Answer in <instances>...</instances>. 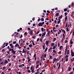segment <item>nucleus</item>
Masks as SVG:
<instances>
[{
    "label": "nucleus",
    "mask_w": 74,
    "mask_h": 74,
    "mask_svg": "<svg viewBox=\"0 0 74 74\" xmlns=\"http://www.w3.org/2000/svg\"><path fill=\"white\" fill-rule=\"evenodd\" d=\"M44 24V22H43L42 23H38V26H42V25Z\"/></svg>",
    "instance_id": "nucleus-1"
},
{
    "label": "nucleus",
    "mask_w": 74,
    "mask_h": 74,
    "mask_svg": "<svg viewBox=\"0 0 74 74\" xmlns=\"http://www.w3.org/2000/svg\"><path fill=\"white\" fill-rule=\"evenodd\" d=\"M71 56L72 57H73L74 56V53L73 51V50L71 49Z\"/></svg>",
    "instance_id": "nucleus-2"
},
{
    "label": "nucleus",
    "mask_w": 74,
    "mask_h": 74,
    "mask_svg": "<svg viewBox=\"0 0 74 74\" xmlns=\"http://www.w3.org/2000/svg\"><path fill=\"white\" fill-rule=\"evenodd\" d=\"M45 34H46V32H45H45L44 33H43V34H42V36H41V37H43V38H44V36H45ZM43 36H44V37H43Z\"/></svg>",
    "instance_id": "nucleus-3"
},
{
    "label": "nucleus",
    "mask_w": 74,
    "mask_h": 74,
    "mask_svg": "<svg viewBox=\"0 0 74 74\" xmlns=\"http://www.w3.org/2000/svg\"><path fill=\"white\" fill-rule=\"evenodd\" d=\"M11 47V48H14V45L12 43H10L9 45Z\"/></svg>",
    "instance_id": "nucleus-4"
},
{
    "label": "nucleus",
    "mask_w": 74,
    "mask_h": 74,
    "mask_svg": "<svg viewBox=\"0 0 74 74\" xmlns=\"http://www.w3.org/2000/svg\"><path fill=\"white\" fill-rule=\"evenodd\" d=\"M45 43L46 45H47V46L48 47V46H49V40L46 41L45 42Z\"/></svg>",
    "instance_id": "nucleus-5"
},
{
    "label": "nucleus",
    "mask_w": 74,
    "mask_h": 74,
    "mask_svg": "<svg viewBox=\"0 0 74 74\" xmlns=\"http://www.w3.org/2000/svg\"><path fill=\"white\" fill-rule=\"evenodd\" d=\"M4 63H5V64H7V63H8V61L5 60V61L4 62Z\"/></svg>",
    "instance_id": "nucleus-6"
},
{
    "label": "nucleus",
    "mask_w": 74,
    "mask_h": 74,
    "mask_svg": "<svg viewBox=\"0 0 74 74\" xmlns=\"http://www.w3.org/2000/svg\"><path fill=\"white\" fill-rule=\"evenodd\" d=\"M42 56L43 57V58H46V56H47V54H45V55L44 54H42Z\"/></svg>",
    "instance_id": "nucleus-7"
},
{
    "label": "nucleus",
    "mask_w": 74,
    "mask_h": 74,
    "mask_svg": "<svg viewBox=\"0 0 74 74\" xmlns=\"http://www.w3.org/2000/svg\"><path fill=\"white\" fill-rule=\"evenodd\" d=\"M43 45H42L43 48L44 50V49H45V43H44Z\"/></svg>",
    "instance_id": "nucleus-8"
},
{
    "label": "nucleus",
    "mask_w": 74,
    "mask_h": 74,
    "mask_svg": "<svg viewBox=\"0 0 74 74\" xmlns=\"http://www.w3.org/2000/svg\"><path fill=\"white\" fill-rule=\"evenodd\" d=\"M33 34V31L32 30H31L30 32V35H32Z\"/></svg>",
    "instance_id": "nucleus-9"
},
{
    "label": "nucleus",
    "mask_w": 74,
    "mask_h": 74,
    "mask_svg": "<svg viewBox=\"0 0 74 74\" xmlns=\"http://www.w3.org/2000/svg\"><path fill=\"white\" fill-rule=\"evenodd\" d=\"M9 51H10H10H14L13 49L9 48Z\"/></svg>",
    "instance_id": "nucleus-10"
},
{
    "label": "nucleus",
    "mask_w": 74,
    "mask_h": 74,
    "mask_svg": "<svg viewBox=\"0 0 74 74\" xmlns=\"http://www.w3.org/2000/svg\"><path fill=\"white\" fill-rule=\"evenodd\" d=\"M71 62H74V57L72 58V59L71 58Z\"/></svg>",
    "instance_id": "nucleus-11"
},
{
    "label": "nucleus",
    "mask_w": 74,
    "mask_h": 74,
    "mask_svg": "<svg viewBox=\"0 0 74 74\" xmlns=\"http://www.w3.org/2000/svg\"><path fill=\"white\" fill-rule=\"evenodd\" d=\"M27 59L28 60V62H29V61H30V60H31V59H30V58H29V56H28V57L27 58Z\"/></svg>",
    "instance_id": "nucleus-12"
},
{
    "label": "nucleus",
    "mask_w": 74,
    "mask_h": 74,
    "mask_svg": "<svg viewBox=\"0 0 74 74\" xmlns=\"http://www.w3.org/2000/svg\"><path fill=\"white\" fill-rule=\"evenodd\" d=\"M34 67H33V69L32 70H31V72L32 73H34Z\"/></svg>",
    "instance_id": "nucleus-13"
},
{
    "label": "nucleus",
    "mask_w": 74,
    "mask_h": 74,
    "mask_svg": "<svg viewBox=\"0 0 74 74\" xmlns=\"http://www.w3.org/2000/svg\"><path fill=\"white\" fill-rule=\"evenodd\" d=\"M16 52V51H15L13 50L12 51L11 53H12L13 54H15Z\"/></svg>",
    "instance_id": "nucleus-14"
},
{
    "label": "nucleus",
    "mask_w": 74,
    "mask_h": 74,
    "mask_svg": "<svg viewBox=\"0 0 74 74\" xmlns=\"http://www.w3.org/2000/svg\"><path fill=\"white\" fill-rule=\"evenodd\" d=\"M67 16H66L65 18V21L66 22V21H67Z\"/></svg>",
    "instance_id": "nucleus-15"
},
{
    "label": "nucleus",
    "mask_w": 74,
    "mask_h": 74,
    "mask_svg": "<svg viewBox=\"0 0 74 74\" xmlns=\"http://www.w3.org/2000/svg\"><path fill=\"white\" fill-rule=\"evenodd\" d=\"M39 63H40V61H37L36 62V64H39Z\"/></svg>",
    "instance_id": "nucleus-16"
},
{
    "label": "nucleus",
    "mask_w": 74,
    "mask_h": 74,
    "mask_svg": "<svg viewBox=\"0 0 74 74\" xmlns=\"http://www.w3.org/2000/svg\"><path fill=\"white\" fill-rule=\"evenodd\" d=\"M59 15V13L57 12L56 13V16H58V15Z\"/></svg>",
    "instance_id": "nucleus-17"
},
{
    "label": "nucleus",
    "mask_w": 74,
    "mask_h": 74,
    "mask_svg": "<svg viewBox=\"0 0 74 74\" xmlns=\"http://www.w3.org/2000/svg\"><path fill=\"white\" fill-rule=\"evenodd\" d=\"M51 33V32H50V31H48L47 32V35L48 36H49V34Z\"/></svg>",
    "instance_id": "nucleus-18"
},
{
    "label": "nucleus",
    "mask_w": 74,
    "mask_h": 74,
    "mask_svg": "<svg viewBox=\"0 0 74 74\" xmlns=\"http://www.w3.org/2000/svg\"><path fill=\"white\" fill-rule=\"evenodd\" d=\"M55 45V43H51V47H53Z\"/></svg>",
    "instance_id": "nucleus-19"
},
{
    "label": "nucleus",
    "mask_w": 74,
    "mask_h": 74,
    "mask_svg": "<svg viewBox=\"0 0 74 74\" xmlns=\"http://www.w3.org/2000/svg\"><path fill=\"white\" fill-rule=\"evenodd\" d=\"M71 67H69L68 68V70H69V71H70L71 70Z\"/></svg>",
    "instance_id": "nucleus-20"
},
{
    "label": "nucleus",
    "mask_w": 74,
    "mask_h": 74,
    "mask_svg": "<svg viewBox=\"0 0 74 74\" xmlns=\"http://www.w3.org/2000/svg\"><path fill=\"white\" fill-rule=\"evenodd\" d=\"M62 16H63V15H62L61 16L58 17V18H60V19H62Z\"/></svg>",
    "instance_id": "nucleus-21"
},
{
    "label": "nucleus",
    "mask_w": 74,
    "mask_h": 74,
    "mask_svg": "<svg viewBox=\"0 0 74 74\" xmlns=\"http://www.w3.org/2000/svg\"><path fill=\"white\" fill-rule=\"evenodd\" d=\"M63 47L62 46H60V50H61V49H62V48H63Z\"/></svg>",
    "instance_id": "nucleus-22"
},
{
    "label": "nucleus",
    "mask_w": 74,
    "mask_h": 74,
    "mask_svg": "<svg viewBox=\"0 0 74 74\" xmlns=\"http://www.w3.org/2000/svg\"><path fill=\"white\" fill-rule=\"evenodd\" d=\"M39 67V64H36V69H37Z\"/></svg>",
    "instance_id": "nucleus-23"
},
{
    "label": "nucleus",
    "mask_w": 74,
    "mask_h": 74,
    "mask_svg": "<svg viewBox=\"0 0 74 74\" xmlns=\"http://www.w3.org/2000/svg\"><path fill=\"white\" fill-rule=\"evenodd\" d=\"M41 21L42 22H43L44 21V18H42L41 19Z\"/></svg>",
    "instance_id": "nucleus-24"
},
{
    "label": "nucleus",
    "mask_w": 74,
    "mask_h": 74,
    "mask_svg": "<svg viewBox=\"0 0 74 74\" xmlns=\"http://www.w3.org/2000/svg\"><path fill=\"white\" fill-rule=\"evenodd\" d=\"M29 48H31V47H33V45H32V44H31L30 45H29Z\"/></svg>",
    "instance_id": "nucleus-25"
},
{
    "label": "nucleus",
    "mask_w": 74,
    "mask_h": 74,
    "mask_svg": "<svg viewBox=\"0 0 74 74\" xmlns=\"http://www.w3.org/2000/svg\"><path fill=\"white\" fill-rule=\"evenodd\" d=\"M47 49H48V48L46 47L45 50V52H47Z\"/></svg>",
    "instance_id": "nucleus-26"
},
{
    "label": "nucleus",
    "mask_w": 74,
    "mask_h": 74,
    "mask_svg": "<svg viewBox=\"0 0 74 74\" xmlns=\"http://www.w3.org/2000/svg\"><path fill=\"white\" fill-rule=\"evenodd\" d=\"M53 53H56V51H55V50H53Z\"/></svg>",
    "instance_id": "nucleus-27"
},
{
    "label": "nucleus",
    "mask_w": 74,
    "mask_h": 74,
    "mask_svg": "<svg viewBox=\"0 0 74 74\" xmlns=\"http://www.w3.org/2000/svg\"><path fill=\"white\" fill-rule=\"evenodd\" d=\"M69 57V55H66V56H65V58H67Z\"/></svg>",
    "instance_id": "nucleus-28"
},
{
    "label": "nucleus",
    "mask_w": 74,
    "mask_h": 74,
    "mask_svg": "<svg viewBox=\"0 0 74 74\" xmlns=\"http://www.w3.org/2000/svg\"><path fill=\"white\" fill-rule=\"evenodd\" d=\"M63 40H64V38H65V35H64V34L63 33Z\"/></svg>",
    "instance_id": "nucleus-29"
},
{
    "label": "nucleus",
    "mask_w": 74,
    "mask_h": 74,
    "mask_svg": "<svg viewBox=\"0 0 74 74\" xmlns=\"http://www.w3.org/2000/svg\"><path fill=\"white\" fill-rule=\"evenodd\" d=\"M0 64H2V65H4V62H1L0 63Z\"/></svg>",
    "instance_id": "nucleus-30"
},
{
    "label": "nucleus",
    "mask_w": 74,
    "mask_h": 74,
    "mask_svg": "<svg viewBox=\"0 0 74 74\" xmlns=\"http://www.w3.org/2000/svg\"><path fill=\"white\" fill-rule=\"evenodd\" d=\"M16 43V41H14L13 42V44H15Z\"/></svg>",
    "instance_id": "nucleus-31"
},
{
    "label": "nucleus",
    "mask_w": 74,
    "mask_h": 74,
    "mask_svg": "<svg viewBox=\"0 0 74 74\" xmlns=\"http://www.w3.org/2000/svg\"><path fill=\"white\" fill-rule=\"evenodd\" d=\"M49 59H52V56H50Z\"/></svg>",
    "instance_id": "nucleus-32"
},
{
    "label": "nucleus",
    "mask_w": 74,
    "mask_h": 74,
    "mask_svg": "<svg viewBox=\"0 0 74 74\" xmlns=\"http://www.w3.org/2000/svg\"><path fill=\"white\" fill-rule=\"evenodd\" d=\"M56 38H53V41H56Z\"/></svg>",
    "instance_id": "nucleus-33"
},
{
    "label": "nucleus",
    "mask_w": 74,
    "mask_h": 74,
    "mask_svg": "<svg viewBox=\"0 0 74 74\" xmlns=\"http://www.w3.org/2000/svg\"><path fill=\"white\" fill-rule=\"evenodd\" d=\"M67 10V9L66 8H65L64 9V12L66 11Z\"/></svg>",
    "instance_id": "nucleus-34"
},
{
    "label": "nucleus",
    "mask_w": 74,
    "mask_h": 74,
    "mask_svg": "<svg viewBox=\"0 0 74 74\" xmlns=\"http://www.w3.org/2000/svg\"><path fill=\"white\" fill-rule=\"evenodd\" d=\"M41 29L42 32H43V31H44V28L43 27L41 28Z\"/></svg>",
    "instance_id": "nucleus-35"
},
{
    "label": "nucleus",
    "mask_w": 74,
    "mask_h": 74,
    "mask_svg": "<svg viewBox=\"0 0 74 74\" xmlns=\"http://www.w3.org/2000/svg\"><path fill=\"white\" fill-rule=\"evenodd\" d=\"M27 30L29 31L31 30V29H30V28L29 27H28L27 28Z\"/></svg>",
    "instance_id": "nucleus-36"
},
{
    "label": "nucleus",
    "mask_w": 74,
    "mask_h": 74,
    "mask_svg": "<svg viewBox=\"0 0 74 74\" xmlns=\"http://www.w3.org/2000/svg\"><path fill=\"white\" fill-rule=\"evenodd\" d=\"M60 23V21H58V22H57L58 24H59Z\"/></svg>",
    "instance_id": "nucleus-37"
},
{
    "label": "nucleus",
    "mask_w": 74,
    "mask_h": 74,
    "mask_svg": "<svg viewBox=\"0 0 74 74\" xmlns=\"http://www.w3.org/2000/svg\"><path fill=\"white\" fill-rule=\"evenodd\" d=\"M19 37L20 38H22V37H23V35H21V36H20Z\"/></svg>",
    "instance_id": "nucleus-38"
},
{
    "label": "nucleus",
    "mask_w": 74,
    "mask_h": 74,
    "mask_svg": "<svg viewBox=\"0 0 74 74\" xmlns=\"http://www.w3.org/2000/svg\"><path fill=\"white\" fill-rule=\"evenodd\" d=\"M22 67V65H19V67H20V68H21V67Z\"/></svg>",
    "instance_id": "nucleus-39"
},
{
    "label": "nucleus",
    "mask_w": 74,
    "mask_h": 74,
    "mask_svg": "<svg viewBox=\"0 0 74 74\" xmlns=\"http://www.w3.org/2000/svg\"><path fill=\"white\" fill-rule=\"evenodd\" d=\"M27 72L28 73H31V71L30 70H28Z\"/></svg>",
    "instance_id": "nucleus-40"
},
{
    "label": "nucleus",
    "mask_w": 74,
    "mask_h": 74,
    "mask_svg": "<svg viewBox=\"0 0 74 74\" xmlns=\"http://www.w3.org/2000/svg\"><path fill=\"white\" fill-rule=\"evenodd\" d=\"M34 20H35V18L34 17H33L32 19V20L33 21H34Z\"/></svg>",
    "instance_id": "nucleus-41"
},
{
    "label": "nucleus",
    "mask_w": 74,
    "mask_h": 74,
    "mask_svg": "<svg viewBox=\"0 0 74 74\" xmlns=\"http://www.w3.org/2000/svg\"><path fill=\"white\" fill-rule=\"evenodd\" d=\"M35 37H36V36H34L32 37V38L33 39H35Z\"/></svg>",
    "instance_id": "nucleus-42"
},
{
    "label": "nucleus",
    "mask_w": 74,
    "mask_h": 74,
    "mask_svg": "<svg viewBox=\"0 0 74 74\" xmlns=\"http://www.w3.org/2000/svg\"><path fill=\"white\" fill-rule=\"evenodd\" d=\"M18 43L16 44V45H15V47H17V46H18Z\"/></svg>",
    "instance_id": "nucleus-43"
},
{
    "label": "nucleus",
    "mask_w": 74,
    "mask_h": 74,
    "mask_svg": "<svg viewBox=\"0 0 74 74\" xmlns=\"http://www.w3.org/2000/svg\"><path fill=\"white\" fill-rule=\"evenodd\" d=\"M62 72H63V71H64V68H63V67H62Z\"/></svg>",
    "instance_id": "nucleus-44"
},
{
    "label": "nucleus",
    "mask_w": 74,
    "mask_h": 74,
    "mask_svg": "<svg viewBox=\"0 0 74 74\" xmlns=\"http://www.w3.org/2000/svg\"><path fill=\"white\" fill-rule=\"evenodd\" d=\"M45 71V69H44L42 71V73H44Z\"/></svg>",
    "instance_id": "nucleus-45"
},
{
    "label": "nucleus",
    "mask_w": 74,
    "mask_h": 74,
    "mask_svg": "<svg viewBox=\"0 0 74 74\" xmlns=\"http://www.w3.org/2000/svg\"><path fill=\"white\" fill-rule=\"evenodd\" d=\"M63 32L64 33V34H66V32L65 31V30H63Z\"/></svg>",
    "instance_id": "nucleus-46"
},
{
    "label": "nucleus",
    "mask_w": 74,
    "mask_h": 74,
    "mask_svg": "<svg viewBox=\"0 0 74 74\" xmlns=\"http://www.w3.org/2000/svg\"><path fill=\"white\" fill-rule=\"evenodd\" d=\"M55 48H56V46H54L53 47V49H55Z\"/></svg>",
    "instance_id": "nucleus-47"
},
{
    "label": "nucleus",
    "mask_w": 74,
    "mask_h": 74,
    "mask_svg": "<svg viewBox=\"0 0 74 74\" xmlns=\"http://www.w3.org/2000/svg\"><path fill=\"white\" fill-rule=\"evenodd\" d=\"M66 29L67 32H69V29H68V27H66Z\"/></svg>",
    "instance_id": "nucleus-48"
},
{
    "label": "nucleus",
    "mask_w": 74,
    "mask_h": 74,
    "mask_svg": "<svg viewBox=\"0 0 74 74\" xmlns=\"http://www.w3.org/2000/svg\"><path fill=\"white\" fill-rule=\"evenodd\" d=\"M33 66H31L30 68V69L31 70H33Z\"/></svg>",
    "instance_id": "nucleus-49"
},
{
    "label": "nucleus",
    "mask_w": 74,
    "mask_h": 74,
    "mask_svg": "<svg viewBox=\"0 0 74 74\" xmlns=\"http://www.w3.org/2000/svg\"><path fill=\"white\" fill-rule=\"evenodd\" d=\"M56 58H55L53 59V60L55 61H56Z\"/></svg>",
    "instance_id": "nucleus-50"
},
{
    "label": "nucleus",
    "mask_w": 74,
    "mask_h": 74,
    "mask_svg": "<svg viewBox=\"0 0 74 74\" xmlns=\"http://www.w3.org/2000/svg\"><path fill=\"white\" fill-rule=\"evenodd\" d=\"M72 32H73V29H72L70 33V34H71L72 33Z\"/></svg>",
    "instance_id": "nucleus-51"
},
{
    "label": "nucleus",
    "mask_w": 74,
    "mask_h": 74,
    "mask_svg": "<svg viewBox=\"0 0 74 74\" xmlns=\"http://www.w3.org/2000/svg\"><path fill=\"white\" fill-rule=\"evenodd\" d=\"M27 32H25L24 34V35H27Z\"/></svg>",
    "instance_id": "nucleus-52"
},
{
    "label": "nucleus",
    "mask_w": 74,
    "mask_h": 74,
    "mask_svg": "<svg viewBox=\"0 0 74 74\" xmlns=\"http://www.w3.org/2000/svg\"><path fill=\"white\" fill-rule=\"evenodd\" d=\"M11 63H9V66H11Z\"/></svg>",
    "instance_id": "nucleus-53"
},
{
    "label": "nucleus",
    "mask_w": 74,
    "mask_h": 74,
    "mask_svg": "<svg viewBox=\"0 0 74 74\" xmlns=\"http://www.w3.org/2000/svg\"><path fill=\"white\" fill-rule=\"evenodd\" d=\"M36 54H34V58L36 57Z\"/></svg>",
    "instance_id": "nucleus-54"
},
{
    "label": "nucleus",
    "mask_w": 74,
    "mask_h": 74,
    "mask_svg": "<svg viewBox=\"0 0 74 74\" xmlns=\"http://www.w3.org/2000/svg\"><path fill=\"white\" fill-rule=\"evenodd\" d=\"M73 44V41L71 42L70 44L71 45V44Z\"/></svg>",
    "instance_id": "nucleus-55"
},
{
    "label": "nucleus",
    "mask_w": 74,
    "mask_h": 74,
    "mask_svg": "<svg viewBox=\"0 0 74 74\" xmlns=\"http://www.w3.org/2000/svg\"><path fill=\"white\" fill-rule=\"evenodd\" d=\"M61 53H62V52H61V51H60L59 52H58V54H60Z\"/></svg>",
    "instance_id": "nucleus-56"
},
{
    "label": "nucleus",
    "mask_w": 74,
    "mask_h": 74,
    "mask_svg": "<svg viewBox=\"0 0 74 74\" xmlns=\"http://www.w3.org/2000/svg\"><path fill=\"white\" fill-rule=\"evenodd\" d=\"M8 43H7L6 44V45H5V46H6V47H7V45H8Z\"/></svg>",
    "instance_id": "nucleus-57"
},
{
    "label": "nucleus",
    "mask_w": 74,
    "mask_h": 74,
    "mask_svg": "<svg viewBox=\"0 0 74 74\" xmlns=\"http://www.w3.org/2000/svg\"><path fill=\"white\" fill-rule=\"evenodd\" d=\"M47 12L48 14H49V13H50V12H49V10H47Z\"/></svg>",
    "instance_id": "nucleus-58"
},
{
    "label": "nucleus",
    "mask_w": 74,
    "mask_h": 74,
    "mask_svg": "<svg viewBox=\"0 0 74 74\" xmlns=\"http://www.w3.org/2000/svg\"><path fill=\"white\" fill-rule=\"evenodd\" d=\"M39 73H40V72H38L37 71L36 73H35V74H38Z\"/></svg>",
    "instance_id": "nucleus-59"
},
{
    "label": "nucleus",
    "mask_w": 74,
    "mask_h": 74,
    "mask_svg": "<svg viewBox=\"0 0 74 74\" xmlns=\"http://www.w3.org/2000/svg\"><path fill=\"white\" fill-rule=\"evenodd\" d=\"M5 50V49H3L2 50V52H4V51Z\"/></svg>",
    "instance_id": "nucleus-60"
},
{
    "label": "nucleus",
    "mask_w": 74,
    "mask_h": 74,
    "mask_svg": "<svg viewBox=\"0 0 74 74\" xmlns=\"http://www.w3.org/2000/svg\"><path fill=\"white\" fill-rule=\"evenodd\" d=\"M73 74V72H71L70 73H69V74Z\"/></svg>",
    "instance_id": "nucleus-61"
},
{
    "label": "nucleus",
    "mask_w": 74,
    "mask_h": 74,
    "mask_svg": "<svg viewBox=\"0 0 74 74\" xmlns=\"http://www.w3.org/2000/svg\"><path fill=\"white\" fill-rule=\"evenodd\" d=\"M67 13L66 12L65 13V16H66V15H67Z\"/></svg>",
    "instance_id": "nucleus-62"
},
{
    "label": "nucleus",
    "mask_w": 74,
    "mask_h": 74,
    "mask_svg": "<svg viewBox=\"0 0 74 74\" xmlns=\"http://www.w3.org/2000/svg\"><path fill=\"white\" fill-rule=\"evenodd\" d=\"M53 32H55V33H56V30H53Z\"/></svg>",
    "instance_id": "nucleus-63"
},
{
    "label": "nucleus",
    "mask_w": 74,
    "mask_h": 74,
    "mask_svg": "<svg viewBox=\"0 0 74 74\" xmlns=\"http://www.w3.org/2000/svg\"><path fill=\"white\" fill-rule=\"evenodd\" d=\"M67 50H65V53H66L67 52Z\"/></svg>",
    "instance_id": "nucleus-64"
}]
</instances>
